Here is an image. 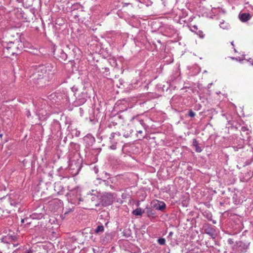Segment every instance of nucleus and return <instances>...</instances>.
<instances>
[{
  "label": "nucleus",
  "instance_id": "f257e3e1",
  "mask_svg": "<svg viewBox=\"0 0 253 253\" xmlns=\"http://www.w3.org/2000/svg\"><path fill=\"white\" fill-rule=\"evenodd\" d=\"M1 44L2 47L3 55L6 58L14 54H18L24 47L23 43L18 40H16L14 42L2 41Z\"/></svg>",
  "mask_w": 253,
  "mask_h": 253
},
{
  "label": "nucleus",
  "instance_id": "f03ea898",
  "mask_svg": "<svg viewBox=\"0 0 253 253\" xmlns=\"http://www.w3.org/2000/svg\"><path fill=\"white\" fill-rule=\"evenodd\" d=\"M53 65L50 63L33 66L30 69V78H32L34 82L37 81L46 77L53 71Z\"/></svg>",
  "mask_w": 253,
  "mask_h": 253
},
{
  "label": "nucleus",
  "instance_id": "7ed1b4c3",
  "mask_svg": "<svg viewBox=\"0 0 253 253\" xmlns=\"http://www.w3.org/2000/svg\"><path fill=\"white\" fill-rule=\"evenodd\" d=\"M115 194L112 193H104L101 196V202L103 207L112 205L115 200Z\"/></svg>",
  "mask_w": 253,
  "mask_h": 253
},
{
  "label": "nucleus",
  "instance_id": "20e7f679",
  "mask_svg": "<svg viewBox=\"0 0 253 253\" xmlns=\"http://www.w3.org/2000/svg\"><path fill=\"white\" fill-rule=\"evenodd\" d=\"M10 205L13 207H18L20 205L21 198L19 194L13 192L7 195Z\"/></svg>",
  "mask_w": 253,
  "mask_h": 253
},
{
  "label": "nucleus",
  "instance_id": "39448f33",
  "mask_svg": "<svg viewBox=\"0 0 253 253\" xmlns=\"http://www.w3.org/2000/svg\"><path fill=\"white\" fill-rule=\"evenodd\" d=\"M250 243L243 241H238L233 247V250H236L237 253L245 252L248 248Z\"/></svg>",
  "mask_w": 253,
  "mask_h": 253
},
{
  "label": "nucleus",
  "instance_id": "423d86ee",
  "mask_svg": "<svg viewBox=\"0 0 253 253\" xmlns=\"http://www.w3.org/2000/svg\"><path fill=\"white\" fill-rule=\"evenodd\" d=\"M204 232L209 235L211 238L215 239L216 235L215 227L209 224H205L203 226Z\"/></svg>",
  "mask_w": 253,
  "mask_h": 253
},
{
  "label": "nucleus",
  "instance_id": "0eeeda50",
  "mask_svg": "<svg viewBox=\"0 0 253 253\" xmlns=\"http://www.w3.org/2000/svg\"><path fill=\"white\" fill-rule=\"evenodd\" d=\"M87 95L84 92H82L78 95L76 98V100L74 101L75 106H81L84 104L86 101Z\"/></svg>",
  "mask_w": 253,
  "mask_h": 253
},
{
  "label": "nucleus",
  "instance_id": "6e6552de",
  "mask_svg": "<svg viewBox=\"0 0 253 253\" xmlns=\"http://www.w3.org/2000/svg\"><path fill=\"white\" fill-rule=\"evenodd\" d=\"M83 140L86 147L92 146L95 141V138L90 133L86 134L83 138Z\"/></svg>",
  "mask_w": 253,
  "mask_h": 253
},
{
  "label": "nucleus",
  "instance_id": "1a4fd4ad",
  "mask_svg": "<svg viewBox=\"0 0 253 253\" xmlns=\"http://www.w3.org/2000/svg\"><path fill=\"white\" fill-rule=\"evenodd\" d=\"M54 54L56 55L58 59L62 61H65L67 59V54L62 49H59L57 51H54Z\"/></svg>",
  "mask_w": 253,
  "mask_h": 253
},
{
  "label": "nucleus",
  "instance_id": "9d476101",
  "mask_svg": "<svg viewBox=\"0 0 253 253\" xmlns=\"http://www.w3.org/2000/svg\"><path fill=\"white\" fill-rule=\"evenodd\" d=\"M86 198L92 202L96 201L98 199L97 191L93 190L89 191L86 194Z\"/></svg>",
  "mask_w": 253,
  "mask_h": 253
},
{
  "label": "nucleus",
  "instance_id": "9b49d317",
  "mask_svg": "<svg viewBox=\"0 0 253 253\" xmlns=\"http://www.w3.org/2000/svg\"><path fill=\"white\" fill-rule=\"evenodd\" d=\"M154 207L157 210L163 211L166 209V205L163 201L156 200L154 204Z\"/></svg>",
  "mask_w": 253,
  "mask_h": 253
},
{
  "label": "nucleus",
  "instance_id": "f8f14e48",
  "mask_svg": "<svg viewBox=\"0 0 253 253\" xmlns=\"http://www.w3.org/2000/svg\"><path fill=\"white\" fill-rule=\"evenodd\" d=\"M251 15L249 13H242L239 15L240 20L243 22H245L249 20L251 18Z\"/></svg>",
  "mask_w": 253,
  "mask_h": 253
},
{
  "label": "nucleus",
  "instance_id": "ddd939ff",
  "mask_svg": "<svg viewBox=\"0 0 253 253\" xmlns=\"http://www.w3.org/2000/svg\"><path fill=\"white\" fill-rule=\"evenodd\" d=\"M69 200L70 202L71 203V204L74 205H79L81 201H83V198H81V197H73V198H72L71 197H70V198L69 199Z\"/></svg>",
  "mask_w": 253,
  "mask_h": 253
},
{
  "label": "nucleus",
  "instance_id": "4468645a",
  "mask_svg": "<svg viewBox=\"0 0 253 253\" xmlns=\"http://www.w3.org/2000/svg\"><path fill=\"white\" fill-rule=\"evenodd\" d=\"M192 145L195 147V150L196 152L201 153L202 151V148L199 146V143L195 138L193 139Z\"/></svg>",
  "mask_w": 253,
  "mask_h": 253
},
{
  "label": "nucleus",
  "instance_id": "2eb2a0df",
  "mask_svg": "<svg viewBox=\"0 0 253 253\" xmlns=\"http://www.w3.org/2000/svg\"><path fill=\"white\" fill-rule=\"evenodd\" d=\"M17 236L14 233L11 235H7L6 237V239L7 240V243H12L13 244L17 240Z\"/></svg>",
  "mask_w": 253,
  "mask_h": 253
},
{
  "label": "nucleus",
  "instance_id": "dca6fc26",
  "mask_svg": "<svg viewBox=\"0 0 253 253\" xmlns=\"http://www.w3.org/2000/svg\"><path fill=\"white\" fill-rule=\"evenodd\" d=\"M112 239L111 235L109 233H106L105 236L101 239L104 244H106L110 242Z\"/></svg>",
  "mask_w": 253,
  "mask_h": 253
},
{
  "label": "nucleus",
  "instance_id": "f3484780",
  "mask_svg": "<svg viewBox=\"0 0 253 253\" xmlns=\"http://www.w3.org/2000/svg\"><path fill=\"white\" fill-rule=\"evenodd\" d=\"M79 149H80V145L79 144L76 143H74V142L70 143V150H75V151H78L79 150Z\"/></svg>",
  "mask_w": 253,
  "mask_h": 253
},
{
  "label": "nucleus",
  "instance_id": "a211bd4d",
  "mask_svg": "<svg viewBox=\"0 0 253 253\" xmlns=\"http://www.w3.org/2000/svg\"><path fill=\"white\" fill-rule=\"evenodd\" d=\"M109 139L110 143H118L119 140L113 132L111 133Z\"/></svg>",
  "mask_w": 253,
  "mask_h": 253
},
{
  "label": "nucleus",
  "instance_id": "6ab92c4d",
  "mask_svg": "<svg viewBox=\"0 0 253 253\" xmlns=\"http://www.w3.org/2000/svg\"><path fill=\"white\" fill-rule=\"evenodd\" d=\"M104 230V226L102 225H100L97 226L94 230V232L96 234H99L100 233L103 232Z\"/></svg>",
  "mask_w": 253,
  "mask_h": 253
},
{
  "label": "nucleus",
  "instance_id": "aec40b11",
  "mask_svg": "<svg viewBox=\"0 0 253 253\" xmlns=\"http://www.w3.org/2000/svg\"><path fill=\"white\" fill-rule=\"evenodd\" d=\"M204 217H205L208 220L211 221L212 220V214L209 211H205L203 213Z\"/></svg>",
  "mask_w": 253,
  "mask_h": 253
},
{
  "label": "nucleus",
  "instance_id": "412c9836",
  "mask_svg": "<svg viewBox=\"0 0 253 253\" xmlns=\"http://www.w3.org/2000/svg\"><path fill=\"white\" fill-rule=\"evenodd\" d=\"M143 211L140 208L136 209L132 211V213L135 215H141Z\"/></svg>",
  "mask_w": 253,
  "mask_h": 253
},
{
  "label": "nucleus",
  "instance_id": "4be33fe9",
  "mask_svg": "<svg viewBox=\"0 0 253 253\" xmlns=\"http://www.w3.org/2000/svg\"><path fill=\"white\" fill-rule=\"evenodd\" d=\"M74 207L72 206V207H69V208H66L65 209H63L64 214L65 215L68 214V213L74 211Z\"/></svg>",
  "mask_w": 253,
  "mask_h": 253
},
{
  "label": "nucleus",
  "instance_id": "5701e85b",
  "mask_svg": "<svg viewBox=\"0 0 253 253\" xmlns=\"http://www.w3.org/2000/svg\"><path fill=\"white\" fill-rule=\"evenodd\" d=\"M220 27L222 28L223 29H226L228 28V24L227 23L224 22H220L219 24Z\"/></svg>",
  "mask_w": 253,
  "mask_h": 253
},
{
  "label": "nucleus",
  "instance_id": "b1692460",
  "mask_svg": "<svg viewBox=\"0 0 253 253\" xmlns=\"http://www.w3.org/2000/svg\"><path fill=\"white\" fill-rule=\"evenodd\" d=\"M196 34L201 39H203L205 37V34L201 30H198Z\"/></svg>",
  "mask_w": 253,
  "mask_h": 253
},
{
  "label": "nucleus",
  "instance_id": "393cba45",
  "mask_svg": "<svg viewBox=\"0 0 253 253\" xmlns=\"http://www.w3.org/2000/svg\"><path fill=\"white\" fill-rule=\"evenodd\" d=\"M39 105H40L39 104V105L37 106V109H38V113H39V115L42 114V115H46L47 114V113H45L44 114V113H43V112H41V113L40 112L41 111H42V110L43 109L44 107H40L39 106Z\"/></svg>",
  "mask_w": 253,
  "mask_h": 253
},
{
  "label": "nucleus",
  "instance_id": "a878e982",
  "mask_svg": "<svg viewBox=\"0 0 253 253\" xmlns=\"http://www.w3.org/2000/svg\"><path fill=\"white\" fill-rule=\"evenodd\" d=\"M158 243L161 245H164L166 244V240L163 238H160L158 239Z\"/></svg>",
  "mask_w": 253,
  "mask_h": 253
},
{
  "label": "nucleus",
  "instance_id": "bb28decb",
  "mask_svg": "<svg viewBox=\"0 0 253 253\" xmlns=\"http://www.w3.org/2000/svg\"><path fill=\"white\" fill-rule=\"evenodd\" d=\"M133 119L137 120L143 127L145 126V124H144V121L142 119H140L138 118H133Z\"/></svg>",
  "mask_w": 253,
  "mask_h": 253
},
{
  "label": "nucleus",
  "instance_id": "cd10ccee",
  "mask_svg": "<svg viewBox=\"0 0 253 253\" xmlns=\"http://www.w3.org/2000/svg\"><path fill=\"white\" fill-rule=\"evenodd\" d=\"M132 132V130H130V131L129 132H124L123 134V136L125 137V138H128L130 136Z\"/></svg>",
  "mask_w": 253,
  "mask_h": 253
},
{
  "label": "nucleus",
  "instance_id": "c85d7f7f",
  "mask_svg": "<svg viewBox=\"0 0 253 253\" xmlns=\"http://www.w3.org/2000/svg\"><path fill=\"white\" fill-rule=\"evenodd\" d=\"M196 115V114L192 110H190L188 112V116L190 117H194Z\"/></svg>",
  "mask_w": 253,
  "mask_h": 253
},
{
  "label": "nucleus",
  "instance_id": "c756f323",
  "mask_svg": "<svg viewBox=\"0 0 253 253\" xmlns=\"http://www.w3.org/2000/svg\"><path fill=\"white\" fill-rule=\"evenodd\" d=\"M111 145L110 146V148L112 150H115L116 149V145L118 143H111Z\"/></svg>",
  "mask_w": 253,
  "mask_h": 253
},
{
  "label": "nucleus",
  "instance_id": "7c9ffc66",
  "mask_svg": "<svg viewBox=\"0 0 253 253\" xmlns=\"http://www.w3.org/2000/svg\"><path fill=\"white\" fill-rule=\"evenodd\" d=\"M191 31L196 33V32L198 30V27L196 25H194L191 27Z\"/></svg>",
  "mask_w": 253,
  "mask_h": 253
},
{
  "label": "nucleus",
  "instance_id": "2f4dec72",
  "mask_svg": "<svg viewBox=\"0 0 253 253\" xmlns=\"http://www.w3.org/2000/svg\"><path fill=\"white\" fill-rule=\"evenodd\" d=\"M32 216L33 218H40V216H42V215H41V214L36 215L35 214H33Z\"/></svg>",
  "mask_w": 253,
  "mask_h": 253
},
{
  "label": "nucleus",
  "instance_id": "473e14b6",
  "mask_svg": "<svg viewBox=\"0 0 253 253\" xmlns=\"http://www.w3.org/2000/svg\"><path fill=\"white\" fill-rule=\"evenodd\" d=\"M61 187V186L60 185V183H55V191H57V188L59 187Z\"/></svg>",
  "mask_w": 253,
  "mask_h": 253
},
{
  "label": "nucleus",
  "instance_id": "72a5a7b5",
  "mask_svg": "<svg viewBox=\"0 0 253 253\" xmlns=\"http://www.w3.org/2000/svg\"><path fill=\"white\" fill-rule=\"evenodd\" d=\"M241 130L242 131H246L248 130V128L247 126H242Z\"/></svg>",
  "mask_w": 253,
  "mask_h": 253
},
{
  "label": "nucleus",
  "instance_id": "f704fd0d",
  "mask_svg": "<svg viewBox=\"0 0 253 253\" xmlns=\"http://www.w3.org/2000/svg\"><path fill=\"white\" fill-rule=\"evenodd\" d=\"M97 161V158L96 156H94L93 158V159L91 160V163H94Z\"/></svg>",
  "mask_w": 253,
  "mask_h": 253
},
{
  "label": "nucleus",
  "instance_id": "c9c22d12",
  "mask_svg": "<svg viewBox=\"0 0 253 253\" xmlns=\"http://www.w3.org/2000/svg\"><path fill=\"white\" fill-rule=\"evenodd\" d=\"M113 133L115 134L116 137H119L121 135V133L120 132H116Z\"/></svg>",
  "mask_w": 253,
  "mask_h": 253
},
{
  "label": "nucleus",
  "instance_id": "e433bc0d",
  "mask_svg": "<svg viewBox=\"0 0 253 253\" xmlns=\"http://www.w3.org/2000/svg\"><path fill=\"white\" fill-rule=\"evenodd\" d=\"M26 114L28 117H30L31 116V112L29 110H27L26 112Z\"/></svg>",
  "mask_w": 253,
  "mask_h": 253
},
{
  "label": "nucleus",
  "instance_id": "4c0bfd02",
  "mask_svg": "<svg viewBox=\"0 0 253 253\" xmlns=\"http://www.w3.org/2000/svg\"><path fill=\"white\" fill-rule=\"evenodd\" d=\"M228 243H229V244H233V240H232V239H229L228 240Z\"/></svg>",
  "mask_w": 253,
  "mask_h": 253
},
{
  "label": "nucleus",
  "instance_id": "58836bf2",
  "mask_svg": "<svg viewBox=\"0 0 253 253\" xmlns=\"http://www.w3.org/2000/svg\"><path fill=\"white\" fill-rule=\"evenodd\" d=\"M112 61H113V62H112V63L113 64V65H114V66H116V65H117V63H116V59H112Z\"/></svg>",
  "mask_w": 253,
  "mask_h": 253
},
{
  "label": "nucleus",
  "instance_id": "ea45409f",
  "mask_svg": "<svg viewBox=\"0 0 253 253\" xmlns=\"http://www.w3.org/2000/svg\"><path fill=\"white\" fill-rule=\"evenodd\" d=\"M80 132L79 131L77 130V131H76V133H75V135H76V136H79V135H80Z\"/></svg>",
  "mask_w": 253,
  "mask_h": 253
},
{
  "label": "nucleus",
  "instance_id": "a19ab883",
  "mask_svg": "<svg viewBox=\"0 0 253 253\" xmlns=\"http://www.w3.org/2000/svg\"><path fill=\"white\" fill-rule=\"evenodd\" d=\"M63 189H64V188H63V187H62V190H61V191H57V193H58V194H60V193L61 194H62V190H63Z\"/></svg>",
  "mask_w": 253,
  "mask_h": 253
},
{
  "label": "nucleus",
  "instance_id": "79ce46f5",
  "mask_svg": "<svg viewBox=\"0 0 253 253\" xmlns=\"http://www.w3.org/2000/svg\"><path fill=\"white\" fill-rule=\"evenodd\" d=\"M25 253H32V252L31 250H28Z\"/></svg>",
  "mask_w": 253,
  "mask_h": 253
},
{
  "label": "nucleus",
  "instance_id": "37998d69",
  "mask_svg": "<svg viewBox=\"0 0 253 253\" xmlns=\"http://www.w3.org/2000/svg\"><path fill=\"white\" fill-rule=\"evenodd\" d=\"M211 221H212V222L213 224H216V220H212Z\"/></svg>",
  "mask_w": 253,
  "mask_h": 253
},
{
  "label": "nucleus",
  "instance_id": "c03bdc74",
  "mask_svg": "<svg viewBox=\"0 0 253 253\" xmlns=\"http://www.w3.org/2000/svg\"><path fill=\"white\" fill-rule=\"evenodd\" d=\"M137 133H140V134H141L143 132L142 130H138V131H137Z\"/></svg>",
  "mask_w": 253,
  "mask_h": 253
},
{
  "label": "nucleus",
  "instance_id": "a18cd8bd",
  "mask_svg": "<svg viewBox=\"0 0 253 253\" xmlns=\"http://www.w3.org/2000/svg\"><path fill=\"white\" fill-rule=\"evenodd\" d=\"M172 234H173V233L172 232H170L169 233V236H172Z\"/></svg>",
  "mask_w": 253,
  "mask_h": 253
},
{
  "label": "nucleus",
  "instance_id": "49530a36",
  "mask_svg": "<svg viewBox=\"0 0 253 253\" xmlns=\"http://www.w3.org/2000/svg\"><path fill=\"white\" fill-rule=\"evenodd\" d=\"M2 136V134H0V140H1Z\"/></svg>",
  "mask_w": 253,
  "mask_h": 253
},
{
  "label": "nucleus",
  "instance_id": "de8ad7c7",
  "mask_svg": "<svg viewBox=\"0 0 253 253\" xmlns=\"http://www.w3.org/2000/svg\"><path fill=\"white\" fill-rule=\"evenodd\" d=\"M122 197L123 199H124V198H125V197H126L125 196L124 194H122Z\"/></svg>",
  "mask_w": 253,
  "mask_h": 253
},
{
  "label": "nucleus",
  "instance_id": "09e8293b",
  "mask_svg": "<svg viewBox=\"0 0 253 253\" xmlns=\"http://www.w3.org/2000/svg\"><path fill=\"white\" fill-rule=\"evenodd\" d=\"M250 62L252 66H253V61H250Z\"/></svg>",
  "mask_w": 253,
  "mask_h": 253
},
{
  "label": "nucleus",
  "instance_id": "8fccbe9b",
  "mask_svg": "<svg viewBox=\"0 0 253 253\" xmlns=\"http://www.w3.org/2000/svg\"><path fill=\"white\" fill-rule=\"evenodd\" d=\"M127 4H130V3H124L123 6H124L125 5H126Z\"/></svg>",
  "mask_w": 253,
  "mask_h": 253
},
{
  "label": "nucleus",
  "instance_id": "3c124183",
  "mask_svg": "<svg viewBox=\"0 0 253 253\" xmlns=\"http://www.w3.org/2000/svg\"><path fill=\"white\" fill-rule=\"evenodd\" d=\"M43 102L44 105L45 106L46 101H43Z\"/></svg>",
  "mask_w": 253,
  "mask_h": 253
},
{
  "label": "nucleus",
  "instance_id": "603ef678",
  "mask_svg": "<svg viewBox=\"0 0 253 253\" xmlns=\"http://www.w3.org/2000/svg\"><path fill=\"white\" fill-rule=\"evenodd\" d=\"M97 170H98V169H95V172H96V173H97Z\"/></svg>",
  "mask_w": 253,
  "mask_h": 253
},
{
  "label": "nucleus",
  "instance_id": "864d4df0",
  "mask_svg": "<svg viewBox=\"0 0 253 253\" xmlns=\"http://www.w3.org/2000/svg\"><path fill=\"white\" fill-rule=\"evenodd\" d=\"M100 150H101V149H100V150L98 151V152H100Z\"/></svg>",
  "mask_w": 253,
  "mask_h": 253
},
{
  "label": "nucleus",
  "instance_id": "5fc2aeb1",
  "mask_svg": "<svg viewBox=\"0 0 253 253\" xmlns=\"http://www.w3.org/2000/svg\"><path fill=\"white\" fill-rule=\"evenodd\" d=\"M100 150H101V149H100V150L98 151V152H100Z\"/></svg>",
  "mask_w": 253,
  "mask_h": 253
},
{
  "label": "nucleus",
  "instance_id": "6e6d98bb",
  "mask_svg": "<svg viewBox=\"0 0 253 253\" xmlns=\"http://www.w3.org/2000/svg\"><path fill=\"white\" fill-rule=\"evenodd\" d=\"M100 150H101V149H100V150L98 151V152H100Z\"/></svg>",
  "mask_w": 253,
  "mask_h": 253
},
{
  "label": "nucleus",
  "instance_id": "4d7b16f0",
  "mask_svg": "<svg viewBox=\"0 0 253 253\" xmlns=\"http://www.w3.org/2000/svg\"><path fill=\"white\" fill-rule=\"evenodd\" d=\"M98 204H95V206H98Z\"/></svg>",
  "mask_w": 253,
  "mask_h": 253
},
{
  "label": "nucleus",
  "instance_id": "13d9d810",
  "mask_svg": "<svg viewBox=\"0 0 253 253\" xmlns=\"http://www.w3.org/2000/svg\"><path fill=\"white\" fill-rule=\"evenodd\" d=\"M224 253H227V252H225Z\"/></svg>",
  "mask_w": 253,
  "mask_h": 253
}]
</instances>
